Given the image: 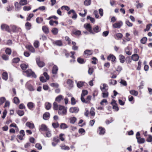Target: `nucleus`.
I'll use <instances>...</instances> for the list:
<instances>
[{
	"label": "nucleus",
	"instance_id": "obj_1",
	"mask_svg": "<svg viewBox=\"0 0 152 152\" xmlns=\"http://www.w3.org/2000/svg\"><path fill=\"white\" fill-rule=\"evenodd\" d=\"M67 110L65 107L59 105L58 107V113L59 115H66Z\"/></svg>",
	"mask_w": 152,
	"mask_h": 152
},
{
	"label": "nucleus",
	"instance_id": "obj_2",
	"mask_svg": "<svg viewBox=\"0 0 152 152\" xmlns=\"http://www.w3.org/2000/svg\"><path fill=\"white\" fill-rule=\"evenodd\" d=\"M140 134L139 132H137L136 134V138H137V142L139 143H144L145 141L144 138H141L140 136Z\"/></svg>",
	"mask_w": 152,
	"mask_h": 152
},
{
	"label": "nucleus",
	"instance_id": "obj_3",
	"mask_svg": "<svg viewBox=\"0 0 152 152\" xmlns=\"http://www.w3.org/2000/svg\"><path fill=\"white\" fill-rule=\"evenodd\" d=\"M25 72L26 73L28 77L32 76L34 78L36 77V75L34 74V72H33L31 69H28L27 70L25 71Z\"/></svg>",
	"mask_w": 152,
	"mask_h": 152
},
{
	"label": "nucleus",
	"instance_id": "obj_4",
	"mask_svg": "<svg viewBox=\"0 0 152 152\" xmlns=\"http://www.w3.org/2000/svg\"><path fill=\"white\" fill-rule=\"evenodd\" d=\"M69 111L71 113H76L79 111V109L77 107H72L69 108Z\"/></svg>",
	"mask_w": 152,
	"mask_h": 152
},
{
	"label": "nucleus",
	"instance_id": "obj_5",
	"mask_svg": "<svg viewBox=\"0 0 152 152\" xmlns=\"http://www.w3.org/2000/svg\"><path fill=\"white\" fill-rule=\"evenodd\" d=\"M39 129L40 132L48 131V128L44 124H42L40 126H39Z\"/></svg>",
	"mask_w": 152,
	"mask_h": 152
},
{
	"label": "nucleus",
	"instance_id": "obj_6",
	"mask_svg": "<svg viewBox=\"0 0 152 152\" xmlns=\"http://www.w3.org/2000/svg\"><path fill=\"white\" fill-rule=\"evenodd\" d=\"M84 27L87 30H88L90 33L94 34V32L93 31L91 26L89 24H85L84 25Z\"/></svg>",
	"mask_w": 152,
	"mask_h": 152
},
{
	"label": "nucleus",
	"instance_id": "obj_7",
	"mask_svg": "<svg viewBox=\"0 0 152 152\" xmlns=\"http://www.w3.org/2000/svg\"><path fill=\"white\" fill-rule=\"evenodd\" d=\"M123 23L122 21H119L115 23L113 25V27L115 28H120L123 25Z\"/></svg>",
	"mask_w": 152,
	"mask_h": 152
},
{
	"label": "nucleus",
	"instance_id": "obj_8",
	"mask_svg": "<svg viewBox=\"0 0 152 152\" xmlns=\"http://www.w3.org/2000/svg\"><path fill=\"white\" fill-rule=\"evenodd\" d=\"M1 28L2 30H5L8 32H10L11 31L9 26L6 24H2L1 26Z\"/></svg>",
	"mask_w": 152,
	"mask_h": 152
},
{
	"label": "nucleus",
	"instance_id": "obj_9",
	"mask_svg": "<svg viewBox=\"0 0 152 152\" xmlns=\"http://www.w3.org/2000/svg\"><path fill=\"white\" fill-rule=\"evenodd\" d=\"M108 60H111L112 62L116 61V58L115 56L113 54H110L108 56L107 58Z\"/></svg>",
	"mask_w": 152,
	"mask_h": 152
},
{
	"label": "nucleus",
	"instance_id": "obj_10",
	"mask_svg": "<svg viewBox=\"0 0 152 152\" xmlns=\"http://www.w3.org/2000/svg\"><path fill=\"white\" fill-rule=\"evenodd\" d=\"M58 68L57 66L54 65H53L52 70V73L54 75H56L57 73Z\"/></svg>",
	"mask_w": 152,
	"mask_h": 152
},
{
	"label": "nucleus",
	"instance_id": "obj_11",
	"mask_svg": "<svg viewBox=\"0 0 152 152\" xmlns=\"http://www.w3.org/2000/svg\"><path fill=\"white\" fill-rule=\"evenodd\" d=\"M36 61L37 65L39 67H43L45 65L44 63L42 61H40L39 58H37Z\"/></svg>",
	"mask_w": 152,
	"mask_h": 152
},
{
	"label": "nucleus",
	"instance_id": "obj_12",
	"mask_svg": "<svg viewBox=\"0 0 152 152\" xmlns=\"http://www.w3.org/2000/svg\"><path fill=\"white\" fill-rule=\"evenodd\" d=\"M102 86H100L101 90L102 92H104V90L107 91L108 89V87L107 86V84L105 83L103 84L102 85Z\"/></svg>",
	"mask_w": 152,
	"mask_h": 152
},
{
	"label": "nucleus",
	"instance_id": "obj_13",
	"mask_svg": "<svg viewBox=\"0 0 152 152\" xmlns=\"http://www.w3.org/2000/svg\"><path fill=\"white\" fill-rule=\"evenodd\" d=\"M125 51L126 53L128 55L130 56L132 54L131 49L129 47H127L125 48Z\"/></svg>",
	"mask_w": 152,
	"mask_h": 152
},
{
	"label": "nucleus",
	"instance_id": "obj_14",
	"mask_svg": "<svg viewBox=\"0 0 152 152\" xmlns=\"http://www.w3.org/2000/svg\"><path fill=\"white\" fill-rule=\"evenodd\" d=\"M139 58L138 55L136 54L132 55V59L134 61H137L138 60Z\"/></svg>",
	"mask_w": 152,
	"mask_h": 152
},
{
	"label": "nucleus",
	"instance_id": "obj_15",
	"mask_svg": "<svg viewBox=\"0 0 152 152\" xmlns=\"http://www.w3.org/2000/svg\"><path fill=\"white\" fill-rule=\"evenodd\" d=\"M63 99V96L62 95H60L56 97L55 100L58 102H60Z\"/></svg>",
	"mask_w": 152,
	"mask_h": 152
},
{
	"label": "nucleus",
	"instance_id": "obj_16",
	"mask_svg": "<svg viewBox=\"0 0 152 152\" xmlns=\"http://www.w3.org/2000/svg\"><path fill=\"white\" fill-rule=\"evenodd\" d=\"M21 5L18 3L17 2H15V10L16 11H18L20 10L21 8Z\"/></svg>",
	"mask_w": 152,
	"mask_h": 152
},
{
	"label": "nucleus",
	"instance_id": "obj_17",
	"mask_svg": "<svg viewBox=\"0 0 152 152\" xmlns=\"http://www.w3.org/2000/svg\"><path fill=\"white\" fill-rule=\"evenodd\" d=\"M26 86H27L28 89L31 91H34V89L33 87L30 84H29L28 82H27L26 84Z\"/></svg>",
	"mask_w": 152,
	"mask_h": 152
},
{
	"label": "nucleus",
	"instance_id": "obj_18",
	"mask_svg": "<svg viewBox=\"0 0 152 152\" xmlns=\"http://www.w3.org/2000/svg\"><path fill=\"white\" fill-rule=\"evenodd\" d=\"M34 104L32 102H29L27 104V106L30 110H31L33 107H34Z\"/></svg>",
	"mask_w": 152,
	"mask_h": 152
},
{
	"label": "nucleus",
	"instance_id": "obj_19",
	"mask_svg": "<svg viewBox=\"0 0 152 152\" xmlns=\"http://www.w3.org/2000/svg\"><path fill=\"white\" fill-rule=\"evenodd\" d=\"M50 114L48 112H46L43 115V118L44 120H47L49 118Z\"/></svg>",
	"mask_w": 152,
	"mask_h": 152
},
{
	"label": "nucleus",
	"instance_id": "obj_20",
	"mask_svg": "<svg viewBox=\"0 0 152 152\" xmlns=\"http://www.w3.org/2000/svg\"><path fill=\"white\" fill-rule=\"evenodd\" d=\"M123 37V35L121 33H119L116 34L114 36L115 38L116 39H121Z\"/></svg>",
	"mask_w": 152,
	"mask_h": 152
},
{
	"label": "nucleus",
	"instance_id": "obj_21",
	"mask_svg": "<svg viewBox=\"0 0 152 152\" xmlns=\"http://www.w3.org/2000/svg\"><path fill=\"white\" fill-rule=\"evenodd\" d=\"M129 93L130 94L135 96H137L138 94V92L134 90L130 91Z\"/></svg>",
	"mask_w": 152,
	"mask_h": 152
},
{
	"label": "nucleus",
	"instance_id": "obj_22",
	"mask_svg": "<svg viewBox=\"0 0 152 152\" xmlns=\"http://www.w3.org/2000/svg\"><path fill=\"white\" fill-rule=\"evenodd\" d=\"M99 134L100 135H103L105 132V129L102 127H99Z\"/></svg>",
	"mask_w": 152,
	"mask_h": 152
},
{
	"label": "nucleus",
	"instance_id": "obj_23",
	"mask_svg": "<svg viewBox=\"0 0 152 152\" xmlns=\"http://www.w3.org/2000/svg\"><path fill=\"white\" fill-rule=\"evenodd\" d=\"M26 125L30 129H33L34 127V124L29 122H27L26 123Z\"/></svg>",
	"mask_w": 152,
	"mask_h": 152
},
{
	"label": "nucleus",
	"instance_id": "obj_24",
	"mask_svg": "<svg viewBox=\"0 0 152 152\" xmlns=\"http://www.w3.org/2000/svg\"><path fill=\"white\" fill-rule=\"evenodd\" d=\"M2 78L3 80H7L8 79V74L7 72H4L2 74Z\"/></svg>",
	"mask_w": 152,
	"mask_h": 152
},
{
	"label": "nucleus",
	"instance_id": "obj_25",
	"mask_svg": "<svg viewBox=\"0 0 152 152\" xmlns=\"http://www.w3.org/2000/svg\"><path fill=\"white\" fill-rule=\"evenodd\" d=\"M119 58L120 62L121 63H123L125 61V57L122 55L121 54L119 56Z\"/></svg>",
	"mask_w": 152,
	"mask_h": 152
},
{
	"label": "nucleus",
	"instance_id": "obj_26",
	"mask_svg": "<svg viewBox=\"0 0 152 152\" xmlns=\"http://www.w3.org/2000/svg\"><path fill=\"white\" fill-rule=\"evenodd\" d=\"M45 106L46 109L49 110L50 109L51 107V104L49 102H46L45 104Z\"/></svg>",
	"mask_w": 152,
	"mask_h": 152
},
{
	"label": "nucleus",
	"instance_id": "obj_27",
	"mask_svg": "<svg viewBox=\"0 0 152 152\" xmlns=\"http://www.w3.org/2000/svg\"><path fill=\"white\" fill-rule=\"evenodd\" d=\"M51 31L53 34L56 35L58 32V28H54L52 29Z\"/></svg>",
	"mask_w": 152,
	"mask_h": 152
},
{
	"label": "nucleus",
	"instance_id": "obj_28",
	"mask_svg": "<svg viewBox=\"0 0 152 152\" xmlns=\"http://www.w3.org/2000/svg\"><path fill=\"white\" fill-rule=\"evenodd\" d=\"M28 4L27 0H21L19 1V4L21 5H24Z\"/></svg>",
	"mask_w": 152,
	"mask_h": 152
},
{
	"label": "nucleus",
	"instance_id": "obj_29",
	"mask_svg": "<svg viewBox=\"0 0 152 152\" xmlns=\"http://www.w3.org/2000/svg\"><path fill=\"white\" fill-rule=\"evenodd\" d=\"M73 33L76 35H79L81 34V31L79 30H75L73 31Z\"/></svg>",
	"mask_w": 152,
	"mask_h": 152
},
{
	"label": "nucleus",
	"instance_id": "obj_30",
	"mask_svg": "<svg viewBox=\"0 0 152 152\" xmlns=\"http://www.w3.org/2000/svg\"><path fill=\"white\" fill-rule=\"evenodd\" d=\"M92 50H86L84 52V54L87 56L91 55L92 53Z\"/></svg>",
	"mask_w": 152,
	"mask_h": 152
},
{
	"label": "nucleus",
	"instance_id": "obj_31",
	"mask_svg": "<svg viewBox=\"0 0 152 152\" xmlns=\"http://www.w3.org/2000/svg\"><path fill=\"white\" fill-rule=\"evenodd\" d=\"M59 105H58L57 103L55 102L53 103V108L54 110H57L58 109V107Z\"/></svg>",
	"mask_w": 152,
	"mask_h": 152
},
{
	"label": "nucleus",
	"instance_id": "obj_32",
	"mask_svg": "<svg viewBox=\"0 0 152 152\" xmlns=\"http://www.w3.org/2000/svg\"><path fill=\"white\" fill-rule=\"evenodd\" d=\"M54 43L57 45L59 46H61L62 45V41L60 40H58L54 42Z\"/></svg>",
	"mask_w": 152,
	"mask_h": 152
},
{
	"label": "nucleus",
	"instance_id": "obj_33",
	"mask_svg": "<svg viewBox=\"0 0 152 152\" xmlns=\"http://www.w3.org/2000/svg\"><path fill=\"white\" fill-rule=\"evenodd\" d=\"M13 102L15 104H18L20 103V100L19 98L17 97H15L13 99Z\"/></svg>",
	"mask_w": 152,
	"mask_h": 152
},
{
	"label": "nucleus",
	"instance_id": "obj_34",
	"mask_svg": "<svg viewBox=\"0 0 152 152\" xmlns=\"http://www.w3.org/2000/svg\"><path fill=\"white\" fill-rule=\"evenodd\" d=\"M77 120L76 118L74 117H71L69 118L70 122L72 124L75 123Z\"/></svg>",
	"mask_w": 152,
	"mask_h": 152
},
{
	"label": "nucleus",
	"instance_id": "obj_35",
	"mask_svg": "<svg viewBox=\"0 0 152 152\" xmlns=\"http://www.w3.org/2000/svg\"><path fill=\"white\" fill-rule=\"evenodd\" d=\"M94 31L96 33H97L100 31L101 29L98 26H96L93 28Z\"/></svg>",
	"mask_w": 152,
	"mask_h": 152
},
{
	"label": "nucleus",
	"instance_id": "obj_36",
	"mask_svg": "<svg viewBox=\"0 0 152 152\" xmlns=\"http://www.w3.org/2000/svg\"><path fill=\"white\" fill-rule=\"evenodd\" d=\"M42 29L43 31L46 33H48L49 32L48 28L45 26H43L42 27Z\"/></svg>",
	"mask_w": 152,
	"mask_h": 152
},
{
	"label": "nucleus",
	"instance_id": "obj_37",
	"mask_svg": "<svg viewBox=\"0 0 152 152\" xmlns=\"http://www.w3.org/2000/svg\"><path fill=\"white\" fill-rule=\"evenodd\" d=\"M72 43L73 45L72 47V49L74 50H77L78 49V47L76 46V43L75 42H72Z\"/></svg>",
	"mask_w": 152,
	"mask_h": 152
},
{
	"label": "nucleus",
	"instance_id": "obj_38",
	"mask_svg": "<svg viewBox=\"0 0 152 152\" xmlns=\"http://www.w3.org/2000/svg\"><path fill=\"white\" fill-rule=\"evenodd\" d=\"M90 113L92 116H94L95 115V109L93 107H91L90 111Z\"/></svg>",
	"mask_w": 152,
	"mask_h": 152
},
{
	"label": "nucleus",
	"instance_id": "obj_39",
	"mask_svg": "<svg viewBox=\"0 0 152 152\" xmlns=\"http://www.w3.org/2000/svg\"><path fill=\"white\" fill-rule=\"evenodd\" d=\"M94 71V69L92 67H89L88 71V72L89 75H91Z\"/></svg>",
	"mask_w": 152,
	"mask_h": 152
},
{
	"label": "nucleus",
	"instance_id": "obj_40",
	"mask_svg": "<svg viewBox=\"0 0 152 152\" xmlns=\"http://www.w3.org/2000/svg\"><path fill=\"white\" fill-rule=\"evenodd\" d=\"M25 26H26V29L28 30L30 29L31 25L30 23L27 22L26 23Z\"/></svg>",
	"mask_w": 152,
	"mask_h": 152
},
{
	"label": "nucleus",
	"instance_id": "obj_41",
	"mask_svg": "<svg viewBox=\"0 0 152 152\" xmlns=\"http://www.w3.org/2000/svg\"><path fill=\"white\" fill-rule=\"evenodd\" d=\"M147 40V39L146 37H143L141 39V43L142 44H145L146 43Z\"/></svg>",
	"mask_w": 152,
	"mask_h": 152
},
{
	"label": "nucleus",
	"instance_id": "obj_42",
	"mask_svg": "<svg viewBox=\"0 0 152 152\" xmlns=\"http://www.w3.org/2000/svg\"><path fill=\"white\" fill-rule=\"evenodd\" d=\"M28 65L25 64H22L20 65V67L23 70H25L28 67Z\"/></svg>",
	"mask_w": 152,
	"mask_h": 152
},
{
	"label": "nucleus",
	"instance_id": "obj_43",
	"mask_svg": "<svg viewBox=\"0 0 152 152\" xmlns=\"http://www.w3.org/2000/svg\"><path fill=\"white\" fill-rule=\"evenodd\" d=\"M43 19L41 17H38L36 19V22L38 23H40L43 21Z\"/></svg>",
	"mask_w": 152,
	"mask_h": 152
},
{
	"label": "nucleus",
	"instance_id": "obj_44",
	"mask_svg": "<svg viewBox=\"0 0 152 152\" xmlns=\"http://www.w3.org/2000/svg\"><path fill=\"white\" fill-rule=\"evenodd\" d=\"M17 114L20 116H22L24 114V112L23 111L20 110H18L17 111Z\"/></svg>",
	"mask_w": 152,
	"mask_h": 152
},
{
	"label": "nucleus",
	"instance_id": "obj_45",
	"mask_svg": "<svg viewBox=\"0 0 152 152\" xmlns=\"http://www.w3.org/2000/svg\"><path fill=\"white\" fill-rule=\"evenodd\" d=\"M91 1L90 0H85L84 2V4L86 6H88L90 5Z\"/></svg>",
	"mask_w": 152,
	"mask_h": 152
},
{
	"label": "nucleus",
	"instance_id": "obj_46",
	"mask_svg": "<svg viewBox=\"0 0 152 152\" xmlns=\"http://www.w3.org/2000/svg\"><path fill=\"white\" fill-rule=\"evenodd\" d=\"M84 85V83L81 82H79L77 83V87L78 88L82 87Z\"/></svg>",
	"mask_w": 152,
	"mask_h": 152
},
{
	"label": "nucleus",
	"instance_id": "obj_47",
	"mask_svg": "<svg viewBox=\"0 0 152 152\" xmlns=\"http://www.w3.org/2000/svg\"><path fill=\"white\" fill-rule=\"evenodd\" d=\"M102 97L103 98H106L108 97V92L106 91H104L102 93Z\"/></svg>",
	"mask_w": 152,
	"mask_h": 152
},
{
	"label": "nucleus",
	"instance_id": "obj_48",
	"mask_svg": "<svg viewBox=\"0 0 152 152\" xmlns=\"http://www.w3.org/2000/svg\"><path fill=\"white\" fill-rule=\"evenodd\" d=\"M77 61L80 64H83L85 62L84 59L80 58H77Z\"/></svg>",
	"mask_w": 152,
	"mask_h": 152
},
{
	"label": "nucleus",
	"instance_id": "obj_49",
	"mask_svg": "<svg viewBox=\"0 0 152 152\" xmlns=\"http://www.w3.org/2000/svg\"><path fill=\"white\" fill-rule=\"evenodd\" d=\"M68 127L67 125L64 123L61 124L60 125V128L61 129H65Z\"/></svg>",
	"mask_w": 152,
	"mask_h": 152
},
{
	"label": "nucleus",
	"instance_id": "obj_50",
	"mask_svg": "<svg viewBox=\"0 0 152 152\" xmlns=\"http://www.w3.org/2000/svg\"><path fill=\"white\" fill-rule=\"evenodd\" d=\"M46 136L48 137H50L51 136V132L48 129V131H46Z\"/></svg>",
	"mask_w": 152,
	"mask_h": 152
},
{
	"label": "nucleus",
	"instance_id": "obj_51",
	"mask_svg": "<svg viewBox=\"0 0 152 152\" xmlns=\"http://www.w3.org/2000/svg\"><path fill=\"white\" fill-rule=\"evenodd\" d=\"M61 10L65 9L67 11H69L70 9L69 7L66 6H63L61 7Z\"/></svg>",
	"mask_w": 152,
	"mask_h": 152
},
{
	"label": "nucleus",
	"instance_id": "obj_52",
	"mask_svg": "<svg viewBox=\"0 0 152 152\" xmlns=\"http://www.w3.org/2000/svg\"><path fill=\"white\" fill-rule=\"evenodd\" d=\"M120 83L121 84H122L124 86H125L127 85L126 81L124 80H121V81Z\"/></svg>",
	"mask_w": 152,
	"mask_h": 152
},
{
	"label": "nucleus",
	"instance_id": "obj_53",
	"mask_svg": "<svg viewBox=\"0 0 152 152\" xmlns=\"http://www.w3.org/2000/svg\"><path fill=\"white\" fill-rule=\"evenodd\" d=\"M11 26L13 32H15L17 30V27L16 26L14 25H12Z\"/></svg>",
	"mask_w": 152,
	"mask_h": 152
},
{
	"label": "nucleus",
	"instance_id": "obj_54",
	"mask_svg": "<svg viewBox=\"0 0 152 152\" xmlns=\"http://www.w3.org/2000/svg\"><path fill=\"white\" fill-rule=\"evenodd\" d=\"M146 140L147 142H151L152 141V136L151 135H149L148 137L147 138Z\"/></svg>",
	"mask_w": 152,
	"mask_h": 152
},
{
	"label": "nucleus",
	"instance_id": "obj_55",
	"mask_svg": "<svg viewBox=\"0 0 152 152\" xmlns=\"http://www.w3.org/2000/svg\"><path fill=\"white\" fill-rule=\"evenodd\" d=\"M28 49L32 53L35 52V50L34 48L31 46H28Z\"/></svg>",
	"mask_w": 152,
	"mask_h": 152
},
{
	"label": "nucleus",
	"instance_id": "obj_56",
	"mask_svg": "<svg viewBox=\"0 0 152 152\" xmlns=\"http://www.w3.org/2000/svg\"><path fill=\"white\" fill-rule=\"evenodd\" d=\"M5 52L7 54L10 55L11 53V50L10 48H7L5 50Z\"/></svg>",
	"mask_w": 152,
	"mask_h": 152
},
{
	"label": "nucleus",
	"instance_id": "obj_57",
	"mask_svg": "<svg viewBox=\"0 0 152 152\" xmlns=\"http://www.w3.org/2000/svg\"><path fill=\"white\" fill-rule=\"evenodd\" d=\"M31 9V7L30 6H25L23 7V10L25 11L29 10Z\"/></svg>",
	"mask_w": 152,
	"mask_h": 152
},
{
	"label": "nucleus",
	"instance_id": "obj_58",
	"mask_svg": "<svg viewBox=\"0 0 152 152\" xmlns=\"http://www.w3.org/2000/svg\"><path fill=\"white\" fill-rule=\"evenodd\" d=\"M5 98L4 97H2L0 98V105L3 104L5 101Z\"/></svg>",
	"mask_w": 152,
	"mask_h": 152
},
{
	"label": "nucleus",
	"instance_id": "obj_59",
	"mask_svg": "<svg viewBox=\"0 0 152 152\" xmlns=\"http://www.w3.org/2000/svg\"><path fill=\"white\" fill-rule=\"evenodd\" d=\"M20 61V59L19 58H15L13 59L12 61L13 63H17Z\"/></svg>",
	"mask_w": 152,
	"mask_h": 152
},
{
	"label": "nucleus",
	"instance_id": "obj_60",
	"mask_svg": "<svg viewBox=\"0 0 152 152\" xmlns=\"http://www.w3.org/2000/svg\"><path fill=\"white\" fill-rule=\"evenodd\" d=\"M110 81L109 82V84H110L114 85L116 84L117 83V82L116 80H110Z\"/></svg>",
	"mask_w": 152,
	"mask_h": 152
},
{
	"label": "nucleus",
	"instance_id": "obj_61",
	"mask_svg": "<svg viewBox=\"0 0 152 152\" xmlns=\"http://www.w3.org/2000/svg\"><path fill=\"white\" fill-rule=\"evenodd\" d=\"M152 26V24H150L146 26V28L145 29V31H149L151 28V27Z\"/></svg>",
	"mask_w": 152,
	"mask_h": 152
},
{
	"label": "nucleus",
	"instance_id": "obj_62",
	"mask_svg": "<svg viewBox=\"0 0 152 152\" xmlns=\"http://www.w3.org/2000/svg\"><path fill=\"white\" fill-rule=\"evenodd\" d=\"M35 147L39 150H41L42 149L41 145L39 143L36 144L35 145Z\"/></svg>",
	"mask_w": 152,
	"mask_h": 152
},
{
	"label": "nucleus",
	"instance_id": "obj_63",
	"mask_svg": "<svg viewBox=\"0 0 152 152\" xmlns=\"http://www.w3.org/2000/svg\"><path fill=\"white\" fill-rule=\"evenodd\" d=\"M126 24L129 26L131 27L132 26V23H130L128 20H126Z\"/></svg>",
	"mask_w": 152,
	"mask_h": 152
},
{
	"label": "nucleus",
	"instance_id": "obj_64",
	"mask_svg": "<svg viewBox=\"0 0 152 152\" xmlns=\"http://www.w3.org/2000/svg\"><path fill=\"white\" fill-rule=\"evenodd\" d=\"M71 104L73 105H74L76 104L75 99L73 97H72L71 99Z\"/></svg>",
	"mask_w": 152,
	"mask_h": 152
}]
</instances>
